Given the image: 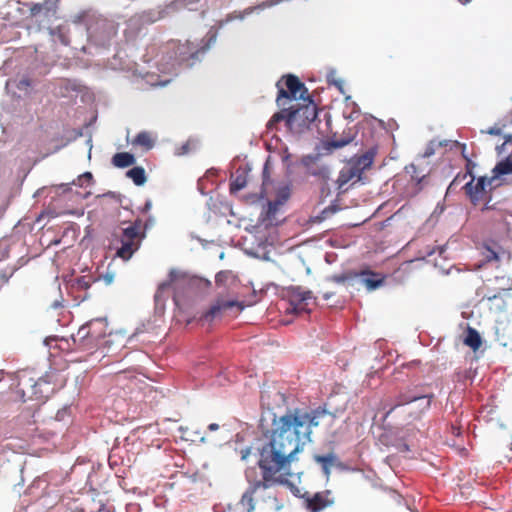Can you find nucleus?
I'll return each instance as SVG.
<instances>
[{
	"label": "nucleus",
	"mask_w": 512,
	"mask_h": 512,
	"mask_svg": "<svg viewBox=\"0 0 512 512\" xmlns=\"http://www.w3.org/2000/svg\"><path fill=\"white\" fill-rule=\"evenodd\" d=\"M81 178H86V179H88V180H91V179H92V175H91V173L86 172V173H84V174L81 176Z\"/></svg>",
	"instance_id": "09e8293b"
},
{
	"label": "nucleus",
	"mask_w": 512,
	"mask_h": 512,
	"mask_svg": "<svg viewBox=\"0 0 512 512\" xmlns=\"http://www.w3.org/2000/svg\"><path fill=\"white\" fill-rule=\"evenodd\" d=\"M333 504V500L328 499L322 493H315L313 497L307 498L306 506L311 512H320L322 509Z\"/></svg>",
	"instance_id": "aec40b11"
},
{
	"label": "nucleus",
	"mask_w": 512,
	"mask_h": 512,
	"mask_svg": "<svg viewBox=\"0 0 512 512\" xmlns=\"http://www.w3.org/2000/svg\"><path fill=\"white\" fill-rule=\"evenodd\" d=\"M434 154H435V143H434V141H431V142L427 145V147H426V149H425V151H424V153H423L422 157H423V158H428V157H430V156H432V155H434Z\"/></svg>",
	"instance_id": "c9c22d12"
},
{
	"label": "nucleus",
	"mask_w": 512,
	"mask_h": 512,
	"mask_svg": "<svg viewBox=\"0 0 512 512\" xmlns=\"http://www.w3.org/2000/svg\"><path fill=\"white\" fill-rule=\"evenodd\" d=\"M471 0H459V2L463 5H466L470 2Z\"/></svg>",
	"instance_id": "6e6d98bb"
},
{
	"label": "nucleus",
	"mask_w": 512,
	"mask_h": 512,
	"mask_svg": "<svg viewBox=\"0 0 512 512\" xmlns=\"http://www.w3.org/2000/svg\"><path fill=\"white\" fill-rule=\"evenodd\" d=\"M185 284L191 288L207 287L210 285V281L197 277H188L184 273L173 269L169 273V279L159 284L157 288L154 295L156 308L163 309L166 300L171 295L172 289L176 290L179 286Z\"/></svg>",
	"instance_id": "39448f33"
},
{
	"label": "nucleus",
	"mask_w": 512,
	"mask_h": 512,
	"mask_svg": "<svg viewBox=\"0 0 512 512\" xmlns=\"http://www.w3.org/2000/svg\"><path fill=\"white\" fill-rule=\"evenodd\" d=\"M129 71L132 72L133 75H139L141 77L144 76V71L143 70H138L137 68L134 69V67H132L131 65H130Z\"/></svg>",
	"instance_id": "ea45409f"
},
{
	"label": "nucleus",
	"mask_w": 512,
	"mask_h": 512,
	"mask_svg": "<svg viewBox=\"0 0 512 512\" xmlns=\"http://www.w3.org/2000/svg\"><path fill=\"white\" fill-rule=\"evenodd\" d=\"M289 197V192L287 189H283L279 192L277 198H276V201L278 202V204H280L281 206L284 205V203L287 201Z\"/></svg>",
	"instance_id": "f704fd0d"
},
{
	"label": "nucleus",
	"mask_w": 512,
	"mask_h": 512,
	"mask_svg": "<svg viewBox=\"0 0 512 512\" xmlns=\"http://www.w3.org/2000/svg\"><path fill=\"white\" fill-rule=\"evenodd\" d=\"M96 326H104V323L101 320L91 321L87 325L80 327V329L77 332V335L81 339H86L89 342L95 341L99 337H101V333H96Z\"/></svg>",
	"instance_id": "6ab92c4d"
},
{
	"label": "nucleus",
	"mask_w": 512,
	"mask_h": 512,
	"mask_svg": "<svg viewBox=\"0 0 512 512\" xmlns=\"http://www.w3.org/2000/svg\"><path fill=\"white\" fill-rule=\"evenodd\" d=\"M505 139H506V141H505L503 144H501L500 146H497V147H496V150H497L498 154H501V153H502V151L504 150V147H505L506 143H508V142L512 141V135H507V136H505Z\"/></svg>",
	"instance_id": "58836bf2"
},
{
	"label": "nucleus",
	"mask_w": 512,
	"mask_h": 512,
	"mask_svg": "<svg viewBox=\"0 0 512 512\" xmlns=\"http://www.w3.org/2000/svg\"><path fill=\"white\" fill-rule=\"evenodd\" d=\"M90 285H91L90 279H88L85 276H82L79 279H77V286L79 289L87 290L90 287Z\"/></svg>",
	"instance_id": "72a5a7b5"
},
{
	"label": "nucleus",
	"mask_w": 512,
	"mask_h": 512,
	"mask_svg": "<svg viewBox=\"0 0 512 512\" xmlns=\"http://www.w3.org/2000/svg\"><path fill=\"white\" fill-rule=\"evenodd\" d=\"M249 201L252 204L259 203L262 206V211L259 216V222L265 226L276 225L278 223L277 214L280 210L281 205L276 200L265 201L262 194H254L249 197Z\"/></svg>",
	"instance_id": "9d476101"
},
{
	"label": "nucleus",
	"mask_w": 512,
	"mask_h": 512,
	"mask_svg": "<svg viewBox=\"0 0 512 512\" xmlns=\"http://www.w3.org/2000/svg\"><path fill=\"white\" fill-rule=\"evenodd\" d=\"M173 300H174L175 304L177 305L178 304V295L176 292H174V294H173Z\"/></svg>",
	"instance_id": "603ef678"
},
{
	"label": "nucleus",
	"mask_w": 512,
	"mask_h": 512,
	"mask_svg": "<svg viewBox=\"0 0 512 512\" xmlns=\"http://www.w3.org/2000/svg\"><path fill=\"white\" fill-rule=\"evenodd\" d=\"M199 435H200V432H199V431H194V432L191 434V436H192V437H184V436H182V438H183L184 440H191V441H194V438H193V437H194V436H199Z\"/></svg>",
	"instance_id": "a18cd8bd"
},
{
	"label": "nucleus",
	"mask_w": 512,
	"mask_h": 512,
	"mask_svg": "<svg viewBox=\"0 0 512 512\" xmlns=\"http://www.w3.org/2000/svg\"><path fill=\"white\" fill-rule=\"evenodd\" d=\"M307 104L298 108L290 107L287 115V127L294 133H301L317 118L316 106L308 98Z\"/></svg>",
	"instance_id": "0eeeda50"
},
{
	"label": "nucleus",
	"mask_w": 512,
	"mask_h": 512,
	"mask_svg": "<svg viewBox=\"0 0 512 512\" xmlns=\"http://www.w3.org/2000/svg\"><path fill=\"white\" fill-rule=\"evenodd\" d=\"M199 440L201 443H206V441H207L205 436H201Z\"/></svg>",
	"instance_id": "4d7b16f0"
},
{
	"label": "nucleus",
	"mask_w": 512,
	"mask_h": 512,
	"mask_svg": "<svg viewBox=\"0 0 512 512\" xmlns=\"http://www.w3.org/2000/svg\"><path fill=\"white\" fill-rule=\"evenodd\" d=\"M108 250L115 256L124 260L128 259V227L124 223L113 229L109 237Z\"/></svg>",
	"instance_id": "9b49d317"
},
{
	"label": "nucleus",
	"mask_w": 512,
	"mask_h": 512,
	"mask_svg": "<svg viewBox=\"0 0 512 512\" xmlns=\"http://www.w3.org/2000/svg\"><path fill=\"white\" fill-rule=\"evenodd\" d=\"M112 164L118 168L128 167V152L116 153L112 158Z\"/></svg>",
	"instance_id": "bb28decb"
},
{
	"label": "nucleus",
	"mask_w": 512,
	"mask_h": 512,
	"mask_svg": "<svg viewBox=\"0 0 512 512\" xmlns=\"http://www.w3.org/2000/svg\"><path fill=\"white\" fill-rule=\"evenodd\" d=\"M171 81L170 78L168 79H164L158 83H152V85H156V86H166L169 82Z\"/></svg>",
	"instance_id": "c03bdc74"
},
{
	"label": "nucleus",
	"mask_w": 512,
	"mask_h": 512,
	"mask_svg": "<svg viewBox=\"0 0 512 512\" xmlns=\"http://www.w3.org/2000/svg\"><path fill=\"white\" fill-rule=\"evenodd\" d=\"M135 163H136V158L132 153H130V166L134 165Z\"/></svg>",
	"instance_id": "de8ad7c7"
},
{
	"label": "nucleus",
	"mask_w": 512,
	"mask_h": 512,
	"mask_svg": "<svg viewBox=\"0 0 512 512\" xmlns=\"http://www.w3.org/2000/svg\"><path fill=\"white\" fill-rule=\"evenodd\" d=\"M151 205H152L151 201H147L145 204V208L148 210L151 208Z\"/></svg>",
	"instance_id": "5fc2aeb1"
},
{
	"label": "nucleus",
	"mask_w": 512,
	"mask_h": 512,
	"mask_svg": "<svg viewBox=\"0 0 512 512\" xmlns=\"http://www.w3.org/2000/svg\"><path fill=\"white\" fill-rule=\"evenodd\" d=\"M139 224H135L133 226H130V258L134 254L135 251L139 249L140 246V239L139 238Z\"/></svg>",
	"instance_id": "b1692460"
},
{
	"label": "nucleus",
	"mask_w": 512,
	"mask_h": 512,
	"mask_svg": "<svg viewBox=\"0 0 512 512\" xmlns=\"http://www.w3.org/2000/svg\"><path fill=\"white\" fill-rule=\"evenodd\" d=\"M90 512H112V509L103 503L102 499H99L97 503H95V499H93V505L90 507Z\"/></svg>",
	"instance_id": "c756f323"
},
{
	"label": "nucleus",
	"mask_w": 512,
	"mask_h": 512,
	"mask_svg": "<svg viewBox=\"0 0 512 512\" xmlns=\"http://www.w3.org/2000/svg\"><path fill=\"white\" fill-rule=\"evenodd\" d=\"M352 140H353L352 137L335 139V140L331 141L330 145L333 148L338 149V148H342V147L348 145Z\"/></svg>",
	"instance_id": "473e14b6"
},
{
	"label": "nucleus",
	"mask_w": 512,
	"mask_h": 512,
	"mask_svg": "<svg viewBox=\"0 0 512 512\" xmlns=\"http://www.w3.org/2000/svg\"><path fill=\"white\" fill-rule=\"evenodd\" d=\"M285 85L287 87V90H285L283 87L280 86V82L277 83V87L279 89L278 96L276 99L277 105L279 107L284 106V103L282 102L283 99L288 100H304L306 101L308 98H310L308 94V90L305 87V85L300 82L298 77L294 75H287L285 78Z\"/></svg>",
	"instance_id": "1a4fd4ad"
},
{
	"label": "nucleus",
	"mask_w": 512,
	"mask_h": 512,
	"mask_svg": "<svg viewBox=\"0 0 512 512\" xmlns=\"http://www.w3.org/2000/svg\"><path fill=\"white\" fill-rule=\"evenodd\" d=\"M249 255H253V256H256V254L252 253V252H248Z\"/></svg>",
	"instance_id": "052dcab7"
},
{
	"label": "nucleus",
	"mask_w": 512,
	"mask_h": 512,
	"mask_svg": "<svg viewBox=\"0 0 512 512\" xmlns=\"http://www.w3.org/2000/svg\"><path fill=\"white\" fill-rule=\"evenodd\" d=\"M236 307L239 311L244 309L241 302L236 300H225L223 298L217 299L211 307L201 315L200 321L204 324H211L216 319H219L226 311Z\"/></svg>",
	"instance_id": "f8f14e48"
},
{
	"label": "nucleus",
	"mask_w": 512,
	"mask_h": 512,
	"mask_svg": "<svg viewBox=\"0 0 512 512\" xmlns=\"http://www.w3.org/2000/svg\"><path fill=\"white\" fill-rule=\"evenodd\" d=\"M365 273L362 274H344L340 276H334L333 280L337 283H348L351 285L360 283L364 284L369 291L379 288L383 284L382 279H372L365 277Z\"/></svg>",
	"instance_id": "ddd939ff"
},
{
	"label": "nucleus",
	"mask_w": 512,
	"mask_h": 512,
	"mask_svg": "<svg viewBox=\"0 0 512 512\" xmlns=\"http://www.w3.org/2000/svg\"><path fill=\"white\" fill-rule=\"evenodd\" d=\"M219 429V425L217 423H211L209 426H208V430L209 431H216Z\"/></svg>",
	"instance_id": "49530a36"
},
{
	"label": "nucleus",
	"mask_w": 512,
	"mask_h": 512,
	"mask_svg": "<svg viewBox=\"0 0 512 512\" xmlns=\"http://www.w3.org/2000/svg\"><path fill=\"white\" fill-rule=\"evenodd\" d=\"M60 0H44L41 3H35L30 7L32 17L51 19L56 17Z\"/></svg>",
	"instance_id": "4468645a"
},
{
	"label": "nucleus",
	"mask_w": 512,
	"mask_h": 512,
	"mask_svg": "<svg viewBox=\"0 0 512 512\" xmlns=\"http://www.w3.org/2000/svg\"><path fill=\"white\" fill-rule=\"evenodd\" d=\"M128 344V337L125 332H110L108 334V339L106 340V345L108 350L112 353H115L118 348L125 349Z\"/></svg>",
	"instance_id": "a211bd4d"
},
{
	"label": "nucleus",
	"mask_w": 512,
	"mask_h": 512,
	"mask_svg": "<svg viewBox=\"0 0 512 512\" xmlns=\"http://www.w3.org/2000/svg\"><path fill=\"white\" fill-rule=\"evenodd\" d=\"M141 332H142V330H141L140 328H136V330H135L134 334H133L132 336H130V340H131L133 337H135V336L139 335Z\"/></svg>",
	"instance_id": "8fccbe9b"
},
{
	"label": "nucleus",
	"mask_w": 512,
	"mask_h": 512,
	"mask_svg": "<svg viewBox=\"0 0 512 512\" xmlns=\"http://www.w3.org/2000/svg\"><path fill=\"white\" fill-rule=\"evenodd\" d=\"M341 83H342V81L335 82V85L340 86V85H341Z\"/></svg>",
	"instance_id": "bf43d9fd"
},
{
	"label": "nucleus",
	"mask_w": 512,
	"mask_h": 512,
	"mask_svg": "<svg viewBox=\"0 0 512 512\" xmlns=\"http://www.w3.org/2000/svg\"><path fill=\"white\" fill-rule=\"evenodd\" d=\"M313 459L317 464L321 466V469L326 478H329L331 474V469L340 464L337 455L333 452L328 453L326 455H314Z\"/></svg>",
	"instance_id": "dca6fc26"
},
{
	"label": "nucleus",
	"mask_w": 512,
	"mask_h": 512,
	"mask_svg": "<svg viewBox=\"0 0 512 512\" xmlns=\"http://www.w3.org/2000/svg\"><path fill=\"white\" fill-rule=\"evenodd\" d=\"M283 0H265L262 3L254 6V7H248L244 11L239 13H233L229 14L225 21L220 22V27H223L224 24L233 21L235 19L243 20L246 16L252 14L253 12H260L264 9L271 8L279 3H281Z\"/></svg>",
	"instance_id": "2eb2a0df"
},
{
	"label": "nucleus",
	"mask_w": 512,
	"mask_h": 512,
	"mask_svg": "<svg viewBox=\"0 0 512 512\" xmlns=\"http://www.w3.org/2000/svg\"><path fill=\"white\" fill-rule=\"evenodd\" d=\"M270 414L273 417L270 440L260 450L258 461L263 472V481L251 484L239 501L240 508L246 512L254 511L253 495L258 489H267L274 483L290 484L287 477L292 476L291 463L297 460L296 455L312 441L313 428L330 416L322 407L309 411L295 409L280 417L273 412Z\"/></svg>",
	"instance_id": "f257e3e1"
},
{
	"label": "nucleus",
	"mask_w": 512,
	"mask_h": 512,
	"mask_svg": "<svg viewBox=\"0 0 512 512\" xmlns=\"http://www.w3.org/2000/svg\"><path fill=\"white\" fill-rule=\"evenodd\" d=\"M318 159V156H312V155H307V156H304L301 160L303 166L306 167L307 171L309 172L310 169L314 168V166L316 165V160Z\"/></svg>",
	"instance_id": "7c9ffc66"
},
{
	"label": "nucleus",
	"mask_w": 512,
	"mask_h": 512,
	"mask_svg": "<svg viewBox=\"0 0 512 512\" xmlns=\"http://www.w3.org/2000/svg\"><path fill=\"white\" fill-rule=\"evenodd\" d=\"M179 431L182 432V434H185L186 432H188V428H185V427H180L179 428Z\"/></svg>",
	"instance_id": "864d4df0"
},
{
	"label": "nucleus",
	"mask_w": 512,
	"mask_h": 512,
	"mask_svg": "<svg viewBox=\"0 0 512 512\" xmlns=\"http://www.w3.org/2000/svg\"><path fill=\"white\" fill-rule=\"evenodd\" d=\"M311 298V291L303 290L301 287L294 288L291 294V303L293 305L292 311L295 313L306 311V309L303 306V303Z\"/></svg>",
	"instance_id": "f3484780"
},
{
	"label": "nucleus",
	"mask_w": 512,
	"mask_h": 512,
	"mask_svg": "<svg viewBox=\"0 0 512 512\" xmlns=\"http://www.w3.org/2000/svg\"><path fill=\"white\" fill-rule=\"evenodd\" d=\"M249 455H250V448H246L241 451V459L242 460H246Z\"/></svg>",
	"instance_id": "79ce46f5"
},
{
	"label": "nucleus",
	"mask_w": 512,
	"mask_h": 512,
	"mask_svg": "<svg viewBox=\"0 0 512 512\" xmlns=\"http://www.w3.org/2000/svg\"><path fill=\"white\" fill-rule=\"evenodd\" d=\"M482 133H484V131H482ZM485 133H487L489 135H501L502 130L497 127H491L488 130H486Z\"/></svg>",
	"instance_id": "4c0bfd02"
},
{
	"label": "nucleus",
	"mask_w": 512,
	"mask_h": 512,
	"mask_svg": "<svg viewBox=\"0 0 512 512\" xmlns=\"http://www.w3.org/2000/svg\"><path fill=\"white\" fill-rule=\"evenodd\" d=\"M32 86V81L28 77H22L16 83V87L20 91H27Z\"/></svg>",
	"instance_id": "2f4dec72"
},
{
	"label": "nucleus",
	"mask_w": 512,
	"mask_h": 512,
	"mask_svg": "<svg viewBox=\"0 0 512 512\" xmlns=\"http://www.w3.org/2000/svg\"><path fill=\"white\" fill-rule=\"evenodd\" d=\"M332 296H333V293H325V294L323 295V297H324V299H325V300H329Z\"/></svg>",
	"instance_id": "3c124183"
},
{
	"label": "nucleus",
	"mask_w": 512,
	"mask_h": 512,
	"mask_svg": "<svg viewBox=\"0 0 512 512\" xmlns=\"http://www.w3.org/2000/svg\"><path fill=\"white\" fill-rule=\"evenodd\" d=\"M375 154V149L371 148L366 153L344 166L337 179L338 189L342 190L351 180L355 179L356 181H361L363 171L372 165Z\"/></svg>",
	"instance_id": "423d86ee"
},
{
	"label": "nucleus",
	"mask_w": 512,
	"mask_h": 512,
	"mask_svg": "<svg viewBox=\"0 0 512 512\" xmlns=\"http://www.w3.org/2000/svg\"><path fill=\"white\" fill-rule=\"evenodd\" d=\"M308 173L327 180L330 178L331 171L330 168L326 165H315L314 168L310 169Z\"/></svg>",
	"instance_id": "393cba45"
},
{
	"label": "nucleus",
	"mask_w": 512,
	"mask_h": 512,
	"mask_svg": "<svg viewBox=\"0 0 512 512\" xmlns=\"http://www.w3.org/2000/svg\"><path fill=\"white\" fill-rule=\"evenodd\" d=\"M130 179L133 181L135 185L143 186L147 181L146 172L144 168L140 166L130 168Z\"/></svg>",
	"instance_id": "5701e85b"
},
{
	"label": "nucleus",
	"mask_w": 512,
	"mask_h": 512,
	"mask_svg": "<svg viewBox=\"0 0 512 512\" xmlns=\"http://www.w3.org/2000/svg\"><path fill=\"white\" fill-rule=\"evenodd\" d=\"M432 397V395H415L410 392L401 393L397 397L396 404L387 412L386 416L397 408L406 406L405 411L411 418L416 419L430 408Z\"/></svg>",
	"instance_id": "6e6552de"
},
{
	"label": "nucleus",
	"mask_w": 512,
	"mask_h": 512,
	"mask_svg": "<svg viewBox=\"0 0 512 512\" xmlns=\"http://www.w3.org/2000/svg\"><path fill=\"white\" fill-rule=\"evenodd\" d=\"M509 174H512V160L508 157L495 165L490 178L479 177L477 182L474 183L475 178L472 177V179L465 184L464 189L471 202L477 204L482 198L486 186H490L491 188L499 186L501 183L498 181L503 176Z\"/></svg>",
	"instance_id": "20e7f679"
},
{
	"label": "nucleus",
	"mask_w": 512,
	"mask_h": 512,
	"mask_svg": "<svg viewBox=\"0 0 512 512\" xmlns=\"http://www.w3.org/2000/svg\"><path fill=\"white\" fill-rule=\"evenodd\" d=\"M288 112H289V111H288V109H282L280 112L275 113V114L272 116V118L269 120V122H268V124H267V127H268L269 129H273V127H274L277 123H279V122H281V121H283V120H285V122L287 123V115H288Z\"/></svg>",
	"instance_id": "c85d7f7f"
},
{
	"label": "nucleus",
	"mask_w": 512,
	"mask_h": 512,
	"mask_svg": "<svg viewBox=\"0 0 512 512\" xmlns=\"http://www.w3.org/2000/svg\"><path fill=\"white\" fill-rule=\"evenodd\" d=\"M154 139L149 132H140L132 141L134 146L143 147L144 150L148 151L154 147Z\"/></svg>",
	"instance_id": "412c9836"
},
{
	"label": "nucleus",
	"mask_w": 512,
	"mask_h": 512,
	"mask_svg": "<svg viewBox=\"0 0 512 512\" xmlns=\"http://www.w3.org/2000/svg\"><path fill=\"white\" fill-rule=\"evenodd\" d=\"M142 18H144V20H143L144 23H151V22L155 21V19L151 18L150 15H143L140 17L134 16L133 18L130 19V24L131 23L136 24L138 22V20L142 19Z\"/></svg>",
	"instance_id": "e433bc0d"
},
{
	"label": "nucleus",
	"mask_w": 512,
	"mask_h": 512,
	"mask_svg": "<svg viewBox=\"0 0 512 512\" xmlns=\"http://www.w3.org/2000/svg\"><path fill=\"white\" fill-rule=\"evenodd\" d=\"M338 211V207L335 205H330L326 208H324L319 215L314 217V222L320 223L330 216L334 215Z\"/></svg>",
	"instance_id": "a878e982"
},
{
	"label": "nucleus",
	"mask_w": 512,
	"mask_h": 512,
	"mask_svg": "<svg viewBox=\"0 0 512 512\" xmlns=\"http://www.w3.org/2000/svg\"><path fill=\"white\" fill-rule=\"evenodd\" d=\"M464 344L473 349L478 350L481 346L480 334L474 328L468 327L467 334L464 339Z\"/></svg>",
	"instance_id": "4be33fe9"
},
{
	"label": "nucleus",
	"mask_w": 512,
	"mask_h": 512,
	"mask_svg": "<svg viewBox=\"0 0 512 512\" xmlns=\"http://www.w3.org/2000/svg\"><path fill=\"white\" fill-rule=\"evenodd\" d=\"M129 381H130V385L133 383L135 386H137L138 383H142L143 382L142 380L137 379L136 376H131V375H130Z\"/></svg>",
	"instance_id": "37998d69"
},
{
	"label": "nucleus",
	"mask_w": 512,
	"mask_h": 512,
	"mask_svg": "<svg viewBox=\"0 0 512 512\" xmlns=\"http://www.w3.org/2000/svg\"><path fill=\"white\" fill-rule=\"evenodd\" d=\"M416 166L414 164H410L409 166L406 167V171L408 173H412V174H416ZM413 178H415L416 176L412 175Z\"/></svg>",
	"instance_id": "a19ab883"
},
{
	"label": "nucleus",
	"mask_w": 512,
	"mask_h": 512,
	"mask_svg": "<svg viewBox=\"0 0 512 512\" xmlns=\"http://www.w3.org/2000/svg\"><path fill=\"white\" fill-rule=\"evenodd\" d=\"M218 33L211 28L208 32V39L205 45L196 48L194 43L187 41L175 47L173 55L163 56L158 63L159 71L164 74L177 75L179 66L186 64V67H192L200 56L204 55L217 40Z\"/></svg>",
	"instance_id": "f03ea898"
},
{
	"label": "nucleus",
	"mask_w": 512,
	"mask_h": 512,
	"mask_svg": "<svg viewBox=\"0 0 512 512\" xmlns=\"http://www.w3.org/2000/svg\"><path fill=\"white\" fill-rule=\"evenodd\" d=\"M246 184H247L246 176L238 175L232 180V182L230 184V192L236 193V192L240 191L241 189H243L246 186Z\"/></svg>",
	"instance_id": "cd10ccee"
},
{
	"label": "nucleus",
	"mask_w": 512,
	"mask_h": 512,
	"mask_svg": "<svg viewBox=\"0 0 512 512\" xmlns=\"http://www.w3.org/2000/svg\"><path fill=\"white\" fill-rule=\"evenodd\" d=\"M94 18L91 10H84L73 17V23L87 26L89 38L99 46L107 45L117 34V27L114 22L105 18H98L94 24L90 21Z\"/></svg>",
	"instance_id": "7ed1b4c3"
},
{
	"label": "nucleus",
	"mask_w": 512,
	"mask_h": 512,
	"mask_svg": "<svg viewBox=\"0 0 512 512\" xmlns=\"http://www.w3.org/2000/svg\"><path fill=\"white\" fill-rule=\"evenodd\" d=\"M444 251H445V247H441L440 251H439V254L442 255L444 253Z\"/></svg>",
	"instance_id": "13d9d810"
}]
</instances>
